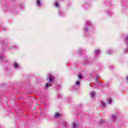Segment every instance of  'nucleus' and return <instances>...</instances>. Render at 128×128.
Wrapping results in <instances>:
<instances>
[{
  "label": "nucleus",
  "instance_id": "9d476101",
  "mask_svg": "<svg viewBox=\"0 0 128 128\" xmlns=\"http://www.w3.org/2000/svg\"><path fill=\"white\" fill-rule=\"evenodd\" d=\"M102 108H106V102H102Z\"/></svg>",
  "mask_w": 128,
  "mask_h": 128
},
{
  "label": "nucleus",
  "instance_id": "6ab92c4d",
  "mask_svg": "<svg viewBox=\"0 0 128 128\" xmlns=\"http://www.w3.org/2000/svg\"><path fill=\"white\" fill-rule=\"evenodd\" d=\"M76 84V86H80V82H77Z\"/></svg>",
  "mask_w": 128,
  "mask_h": 128
},
{
  "label": "nucleus",
  "instance_id": "f3484780",
  "mask_svg": "<svg viewBox=\"0 0 128 128\" xmlns=\"http://www.w3.org/2000/svg\"><path fill=\"white\" fill-rule=\"evenodd\" d=\"M107 54H112V51L108 50V51L107 52Z\"/></svg>",
  "mask_w": 128,
  "mask_h": 128
},
{
  "label": "nucleus",
  "instance_id": "4be33fe9",
  "mask_svg": "<svg viewBox=\"0 0 128 128\" xmlns=\"http://www.w3.org/2000/svg\"><path fill=\"white\" fill-rule=\"evenodd\" d=\"M126 80L128 81V76L127 78H126Z\"/></svg>",
  "mask_w": 128,
  "mask_h": 128
},
{
  "label": "nucleus",
  "instance_id": "412c9836",
  "mask_svg": "<svg viewBox=\"0 0 128 128\" xmlns=\"http://www.w3.org/2000/svg\"><path fill=\"white\" fill-rule=\"evenodd\" d=\"M88 28H86V29L84 30V32H88Z\"/></svg>",
  "mask_w": 128,
  "mask_h": 128
},
{
  "label": "nucleus",
  "instance_id": "a211bd4d",
  "mask_svg": "<svg viewBox=\"0 0 128 128\" xmlns=\"http://www.w3.org/2000/svg\"><path fill=\"white\" fill-rule=\"evenodd\" d=\"M50 86L48 84H46V88H50Z\"/></svg>",
  "mask_w": 128,
  "mask_h": 128
},
{
  "label": "nucleus",
  "instance_id": "7ed1b4c3",
  "mask_svg": "<svg viewBox=\"0 0 128 128\" xmlns=\"http://www.w3.org/2000/svg\"><path fill=\"white\" fill-rule=\"evenodd\" d=\"M126 44H127V49L124 50L125 54H128V36L126 38Z\"/></svg>",
  "mask_w": 128,
  "mask_h": 128
},
{
  "label": "nucleus",
  "instance_id": "20e7f679",
  "mask_svg": "<svg viewBox=\"0 0 128 128\" xmlns=\"http://www.w3.org/2000/svg\"><path fill=\"white\" fill-rule=\"evenodd\" d=\"M36 6H39V8H40L42 6V2H40V0H38L36 2Z\"/></svg>",
  "mask_w": 128,
  "mask_h": 128
},
{
  "label": "nucleus",
  "instance_id": "39448f33",
  "mask_svg": "<svg viewBox=\"0 0 128 128\" xmlns=\"http://www.w3.org/2000/svg\"><path fill=\"white\" fill-rule=\"evenodd\" d=\"M107 102L110 104H112V98H110L108 100Z\"/></svg>",
  "mask_w": 128,
  "mask_h": 128
},
{
  "label": "nucleus",
  "instance_id": "423d86ee",
  "mask_svg": "<svg viewBox=\"0 0 128 128\" xmlns=\"http://www.w3.org/2000/svg\"><path fill=\"white\" fill-rule=\"evenodd\" d=\"M14 68L15 70H18L19 68L18 64V63H15L14 65Z\"/></svg>",
  "mask_w": 128,
  "mask_h": 128
},
{
  "label": "nucleus",
  "instance_id": "ddd939ff",
  "mask_svg": "<svg viewBox=\"0 0 128 128\" xmlns=\"http://www.w3.org/2000/svg\"><path fill=\"white\" fill-rule=\"evenodd\" d=\"M49 80L50 82H54V80H52V76H50L49 78Z\"/></svg>",
  "mask_w": 128,
  "mask_h": 128
},
{
  "label": "nucleus",
  "instance_id": "f8f14e48",
  "mask_svg": "<svg viewBox=\"0 0 128 128\" xmlns=\"http://www.w3.org/2000/svg\"><path fill=\"white\" fill-rule=\"evenodd\" d=\"M100 54V50H97L96 51V54L98 56V54Z\"/></svg>",
  "mask_w": 128,
  "mask_h": 128
},
{
  "label": "nucleus",
  "instance_id": "f03ea898",
  "mask_svg": "<svg viewBox=\"0 0 128 128\" xmlns=\"http://www.w3.org/2000/svg\"><path fill=\"white\" fill-rule=\"evenodd\" d=\"M78 122H74L72 124V128H78Z\"/></svg>",
  "mask_w": 128,
  "mask_h": 128
},
{
  "label": "nucleus",
  "instance_id": "1a4fd4ad",
  "mask_svg": "<svg viewBox=\"0 0 128 128\" xmlns=\"http://www.w3.org/2000/svg\"><path fill=\"white\" fill-rule=\"evenodd\" d=\"M0 60L1 62H4V56H2L1 55H0Z\"/></svg>",
  "mask_w": 128,
  "mask_h": 128
},
{
  "label": "nucleus",
  "instance_id": "9b49d317",
  "mask_svg": "<svg viewBox=\"0 0 128 128\" xmlns=\"http://www.w3.org/2000/svg\"><path fill=\"white\" fill-rule=\"evenodd\" d=\"M60 113H57L55 114L56 118H60Z\"/></svg>",
  "mask_w": 128,
  "mask_h": 128
},
{
  "label": "nucleus",
  "instance_id": "b1692460",
  "mask_svg": "<svg viewBox=\"0 0 128 128\" xmlns=\"http://www.w3.org/2000/svg\"><path fill=\"white\" fill-rule=\"evenodd\" d=\"M96 58H98V56H96Z\"/></svg>",
  "mask_w": 128,
  "mask_h": 128
},
{
  "label": "nucleus",
  "instance_id": "2eb2a0df",
  "mask_svg": "<svg viewBox=\"0 0 128 128\" xmlns=\"http://www.w3.org/2000/svg\"><path fill=\"white\" fill-rule=\"evenodd\" d=\"M63 126H68V123L66 122H64Z\"/></svg>",
  "mask_w": 128,
  "mask_h": 128
},
{
  "label": "nucleus",
  "instance_id": "aec40b11",
  "mask_svg": "<svg viewBox=\"0 0 128 128\" xmlns=\"http://www.w3.org/2000/svg\"><path fill=\"white\" fill-rule=\"evenodd\" d=\"M87 24H88V26H92V24L90 22H88Z\"/></svg>",
  "mask_w": 128,
  "mask_h": 128
},
{
  "label": "nucleus",
  "instance_id": "0eeeda50",
  "mask_svg": "<svg viewBox=\"0 0 128 128\" xmlns=\"http://www.w3.org/2000/svg\"><path fill=\"white\" fill-rule=\"evenodd\" d=\"M116 116L113 115L112 116V120L114 122H116Z\"/></svg>",
  "mask_w": 128,
  "mask_h": 128
},
{
  "label": "nucleus",
  "instance_id": "5701e85b",
  "mask_svg": "<svg viewBox=\"0 0 128 128\" xmlns=\"http://www.w3.org/2000/svg\"><path fill=\"white\" fill-rule=\"evenodd\" d=\"M58 98H60V96H58Z\"/></svg>",
  "mask_w": 128,
  "mask_h": 128
},
{
  "label": "nucleus",
  "instance_id": "f257e3e1",
  "mask_svg": "<svg viewBox=\"0 0 128 128\" xmlns=\"http://www.w3.org/2000/svg\"><path fill=\"white\" fill-rule=\"evenodd\" d=\"M96 94L94 92H92L90 93L91 98H92L93 100H94V98H96Z\"/></svg>",
  "mask_w": 128,
  "mask_h": 128
},
{
  "label": "nucleus",
  "instance_id": "4468645a",
  "mask_svg": "<svg viewBox=\"0 0 128 128\" xmlns=\"http://www.w3.org/2000/svg\"><path fill=\"white\" fill-rule=\"evenodd\" d=\"M104 122H105L104 120H101L100 121V124H104Z\"/></svg>",
  "mask_w": 128,
  "mask_h": 128
},
{
  "label": "nucleus",
  "instance_id": "dca6fc26",
  "mask_svg": "<svg viewBox=\"0 0 128 128\" xmlns=\"http://www.w3.org/2000/svg\"><path fill=\"white\" fill-rule=\"evenodd\" d=\"M83 76L82 75V74H79L78 76V78H80V80H82V78Z\"/></svg>",
  "mask_w": 128,
  "mask_h": 128
},
{
  "label": "nucleus",
  "instance_id": "6e6552de",
  "mask_svg": "<svg viewBox=\"0 0 128 128\" xmlns=\"http://www.w3.org/2000/svg\"><path fill=\"white\" fill-rule=\"evenodd\" d=\"M56 8H60V2H58L54 4Z\"/></svg>",
  "mask_w": 128,
  "mask_h": 128
}]
</instances>
